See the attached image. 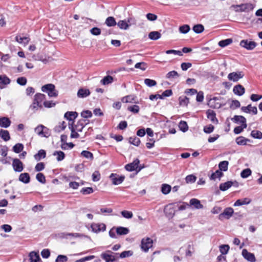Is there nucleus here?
I'll use <instances>...</instances> for the list:
<instances>
[{"label":"nucleus","instance_id":"f257e3e1","mask_svg":"<svg viewBox=\"0 0 262 262\" xmlns=\"http://www.w3.org/2000/svg\"><path fill=\"white\" fill-rule=\"evenodd\" d=\"M236 12H248L252 10L254 7L251 3H244L240 5H233L231 6Z\"/></svg>","mask_w":262,"mask_h":262},{"label":"nucleus","instance_id":"f03ea898","mask_svg":"<svg viewBox=\"0 0 262 262\" xmlns=\"http://www.w3.org/2000/svg\"><path fill=\"white\" fill-rule=\"evenodd\" d=\"M140 163V161L138 159H135L133 162L128 163L126 164L125 166V168L127 171H132L134 170H137L136 174H137V173L140 171L142 167H140L137 170L138 167H139V164Z\"/></svg>","mask_w":262,"mask_h":262},{"label":"nucleus","instance_id":"7ed1b4c3","mask_svg":"<svg viewBox=\"0 0 262 262\" xmlns=\"http://www.w3.org/2000/svg\"><path fill=\"white\" fill-rule=\"evenodd\" d=\"M113 252L111 250H107L100 254V257L105 261V262H115L117 260L114 255L112 254Z\"/></svg>","mask_w":262,"mask_h":262},{"label":"nucleus","instance_id":"20e7f679","mask_svg":"<svg viewBox=\"0 0 262 262\" xmlns=\"http://www.w3.org/2000/svg\"><path fill=\"white\" fill-rule=\"evenodd\" d=\"M239 45L247 50H252L256 47L257 43L254 41L244 39L241 41Z\"/></svg>","mask_w":262,"mask_h":262},{"label":"nucleus","instance_id":"39448f33","mask_svg":"<svg viewBox=\"0 0 262 262\" xmlns=\"http://www.w3.org/2000/svg\"><path fill=\"white\" fill-rule=\"evenodd\" d=\"M244 76V74L242 71L233 72L228 74V78L230 81L237 82Z\"/></svg>","mask_w":262,"mask_h":262},{"label":"nucleus","instance_id":"423d86ee","mask_svg":"<svg viewBox=\"0 0 262 262\" xmlns=\"http://www.w3.org/2000/svg\"><path fill=\"white\" fill-rule=\"evenodd\" d=\"M12 165L13 170L15 172H21L24 169V164L23 162L17 158L13 159Z\"/></svg>","mask_w":262,"mask_h":262},{"label":"nucleus","instance_id":"0eeeda50","mask_svg":"<svg viewBox=\"0 0 262 262\" xmlns=\"http://www.w3.org/2000/svg\"><path fill=\"white\" fill-rule=\"evenodd\" d=\"M152 240L149 237L143 238L141 241V249L146 252L152 246Z\"/></svg>","mask_w":262,"mask_h":262},{"label":"nucleus","instance_id":"6e6552de","mask_svg":"<svg viewBox=\"0 0 262 262\" xmlns=\"http://www.w3.org/2000/svg\"><path fill=\"white\" fill-rule=\"evenodd\" d=\"M110 178L114 185H117L123 182L125 177L124 176H120L117 173H111Z\"/></svg>","mask_w":262,"mask_h":262},{"label":"nucleus","instance_id":"1a4fd4ad","mask_svg":"<svg viewBox=\"0 0 262 262\" xmlns=\"http://www.w3.org/2000/svg\"><path fill=\"white\" fill-rule=\"evenodd\" d=\"M41 260L39 254L34 252H31L28 258L25 259L23 262H39Z\"/></svg>","mask_w":262,"mask_h":262},{"label":"nucleus","instance_id":"9d476101","mask_svg":"<svg viewBox=\"0 0 262 262\" xmlns=\"http://www.w3.org/2000/svg\"><path fill=\"white\" fill-rule=\"evenodd\" d=\"M234 213L233 209L231 207L226 208L224 211L219 215V219L221 220L223 217L229 219Z\"/></svg>","mask_w":262,"mask_h":262},{"label":"nucleus","instance_id":"9b49d317","mask_svg":"<svg viewBox=\"0 0 262 262\" xmlns=\"http://www.w3.org/2000/svg\"><path fill=\"white\" fill-rule=\"evenodd\" d=\"M92 230L95 233H98L100 231H104L106 230V226L104 224L93 223L91 225Z\"/></svg>","mask_w":262,"mask_h":262},{"label":"nucleus","instance_id":"f8f14e48","mask_svg":"<svg viewBox=\"0 0 262 262\" xmlns=\"http://www.w3.org/2000/svg\"><path fill=\"white\" fill-rule=\"evenodd\" d=\"M242 254L246 260L250 262H255L256 260L254 255L253 253L249 252L245 249L243 250Z\"/></svg>","mask_w":262,"mask_h":262},{"label":"nucleus","instance_id":"ddd939ff","mask_svg":"<svg viewBox=\"0 0 262 262\" xmlns=\"http://www.w3.org/2000/svg\"><path fill=\"white\" fill-rule=\"evenodd\" d=\"M231 120L236 123H241L244 127L247 126L246 119L243 116L235 115Z\"/></svg>","mask_w":262,"mask_h":262},{"label":"nucleus","instance_id":"4468645a","mask_svg":"<svg viewBox=\"0 0 262 262\" xmlns=\"http://www.w3.org/2000/svg\"><path fill=\"white\" fill-rule=\"evenodd\" d=\"M233 92L235 95L241 96L243 95L245 93V89L241 84H237L234 86Z\"/></svg>","mask_w":262,"mask_h":262},{"label":"nucleus","instance_id":"2eb2a0df","mask_svg":"<svg viewBox=\"0 0 262 262\" xmlns=\"http://www.w3.org/2000/svg\"><path fill=\"white\" fill-rule=\"evenodd\" d=\"M164 212L166 216L169 217H172L175 213V210L172 204H169L165 206Z\"/></svg>","mask_w":262,"mask_h":262},{"label":"nucleus","instance_id":"dca6fc26","mask_svg":"<svg viewBox=\"0 0 262 262\" xmlns=\"http://www.w3.org/2000/svg\"><path fill=\"white\" fill-rule=\"evenodd\" d=\"M241 110L246 113L252 112L253 114L256 115L257 113V109L256 106H252L251 104H249L247 106H243Z\"/></svg>","mask_w":262,"mask_h":262},{"label":"nucleus","instance_id":"f3484780","mask_svg":"<svg viewBox=\"0 0 262 262\" xmlns=\"http://www.w3.org/2000/svg\"><path fill=\"white\" fill-rule=\"evenodd\" d=\"M207 117L210 119L213 123H217L218 120L216 117V114L215 112L212 110H208L206 111Z\"/></svg>","mask_w":262,"mask_h":262},{"label":"nucleus","instance_id":"a211bd4d","mask_svg":"<svg viewBox=\"0 0 262 262\" xmlns=\"http://www.w3.org/2000/svg\"><path fill=\"white\" fill-rule=\"evenodd\" d=\"M91 93L89 89H80L77 92V96L79 98H85L90 95Z\"/></svg>","mask_w":262,"mask_h":262},{"label":"nucleus","instance_id":"6ab92c4d","mask_svg":"<svg viewBox=\"0 0 262 262\" xmlns=\"http://www.w3.org/2000/svg\"><path fill=\"white\" fill-rule=\"evenodd\" d=\"M18 180L25 184H28L30 181V177L28 173H22L19 175Z\"/></svg>","mask_w":262,"mask_h":262},{"label":"nucleus","instance_id":"aec40b11","mask_svg":"<svg viewBox=\"0 0 262 262\" xmlns=\"http://www.w3.org/2000/svg\"><path fill=\"white\" fill-rule=\"evenodd\" d=\"M87 123H85V120L81 119L79 120L77 122V124L74 125V126L77 132H81L83 128L85 127V125Z\"/></svg>","mask_w":262,"mask_h":262},{"label":"nucleus","instance_id":"412c9836","mask_svg":"<svg viewBox=\"0 0 262 262\" xmlns=\"http://www.w3.org/2000/svg\"><path fill=\"white\" fill-rule=\"evenodd\" d=\"M78 116V113L76 112H67L64 114V117L69 121H73Z\"/></svg>","mask_w":262,"mask_h":262},{"label":"nucleus","instance_id":"4be33fe9","mask_svg":"<svg viewBox=\"0 0 262 262\" xmlns=\"http://www.w3.org/2000/svg\"><path fill=\"white\" fill-rule=\"evenodd\" d=\"M116 232L119 235H124L127 234L129 230L126 227L120 226L116 228Z\"/></svg>","mask_w":262,"mask_h":262},{"label":"nucleus","instance_id":"5701e85b","mask_svg":"<svg viewBox=\"0 0 262 262\" xmlns=\"http://www.w3.org/2000/svg\"><path fill=\"white\" fill-rule=\"evenodd\" d=\"M11 124L10 120L7 117L0 118V126L2 127L7 128Z\"/></svg>","mask_w":262,"mask_h":262},{"label":"nucleus","instance_id":"b1692460","mask_svg":"<svg viewBox=\"0 0 262 262\" xmlns=\"http://www.w3.org/2000/svg\"><path fill=\"white\" fill-rule=\"evenodd\" d=\"M11 82L10 79L6 75H0V88H3V85H8Z\"/></svg>","mask_w":262,"mask_h":262},{"label":"nucleus","instance_id":"393cba45","mask_svg":"<svg viewBox=\"0 0 262 262\" xmlns=\"http://www.w3.org/2000/svg\"><path fill=\"white\" fill-rule=\"evenodd\" d=\"M189 203L190 205L194 206L195 208L198 209H202L203 207V205L201 204L200 201L196 199H191Z\"/></svg>","mask_w":262,"mask_h":262},{"label":"nucleus","instance_id":"a878e982","mask_svg":"<svg viewBox=\"0 0 262 262\" xmlns=\"http://www.w3.org/2000/svg\"><path fill=\"white\" fill-rule=\"evenodd\" d=\"M251 200L247 198H244V199H238L234 204V206H239L243 205L249 204L251 202Z\"/></svg>","mask_w":262,"mask_h":262},{"label":"nucleus","instance_id":"bb28decb","mask_svg":"<svg viewBox=\"0 0 262 262\" xmlns=\"http://www.w3.org/2000/svg\"><path fill=\"white\" fill-rule=\"evenodd\" d=\"M46 99V96L41 93H37L34 96V102H37L39 105H41V102Z\"/></svg>","mask_w":262,"mask_h":262},{"label":"nucleus","instance_id":"cd10ccee","mask_svg":"<svg viewBox=\"0 0 262 262\" xmlns=\"http://www.w3.org/2000/svg\"><path fill=\"white\" fill-rule=\"evenodd\" d=\"M236 143L239 145H245L247 142H250V140L243 136H239L236 138Z\"/></svg>","mask_w":262,"mask_h":262},{"label":"nucleus","instance_id":"c85d7f7f","mask_svg":"<svg viewBox=\"0 0 262 262\" xmlns=\"http://www.w3.org/2000/svg\"><path fill=\"white\" fill-rule=\"evenodd\" d=\"M233 184L234 183L231 181L221 183L220 185V189L222 191H226L230 188L233 185Z\"/></svg>","mask_w":262,"mask_h":262},{"label":"nucleus","instance_id":"c756f323","mask_svg":"<svg viewBox=\"0 0 262 262\" xmlns=\"http://www.w3.org/2000/svg\"><path fill=\"white\" fill-rule=\"evenodd\" d=\"M161 37V34L158 31H152L148 34V37L151 40H156Z\"/></svg>","mask_w":262,"mask_h":262},{"label":"nucleus","instance_id":"7c9ffc66","mask_svg":"<svg viewBox=\"0 0 262 262\" xmlns=\"http://www.w3.org/2000/svg\"><path fill=\"white\" fill-rule=\"evenodd\" d=\"M0 137L5 141H8L10 139L9 133L7 130L0 129Z\"/></svg>","mask_w":262,"mask_h":262},{"label":"nucleus","instance_id":"2f4dec72","mask_svg":"<svg viewBox=\"0 0 262 262\" xmlns=\"http://www.w3.org/2000/svg\"><path fill=\"white\" fill-rule=\"evenodd\" d=\"M69 128L71 131V138H78L79 137V135L78 134L77 132H76V129L74 126L73 122L72 124H69Z\"/></svg>","mask_w":262,"mask_h":262},{"label":"nucleus","instance_id":"473e14b6","mask_svg":"<svg viewBox=\"0 0 262 262\" xmlns=\"http://www.w3.org/2000/svg\"><path fill=\"white\" fill-rule=\"evenodd\" d=\"M16 41L20 43H24V45L28 44L30 40L28 37H21L20 36H16L15 37Z\"/></svg>","mask_w":262,"mask_h":262},{"label":"nucleus","instance_id":"72a5a7b5","mask_svg":"<svg viewBox=\"0 0 262 262\" xmlns=\"http://www.w3.org/2000/svg\"><path fill=\"white\" fill-rule=\"evenodd\" d=\"M55 86L54 84L50 83L43 85L41 87V91L43 92H47L55 90Z\"/></svg>","mask_w":262,"mask_h":262},{"label":"nucleus","instance_id":"f704fd0d","mask_svg":"<svg viewBox=\"0 0 262 262\" xmlns=\"http://www.w3.org/2000/svg\"><path fill=\"white\" fill-rule=\"evenodd\" d=\"M113 80L114 79L112 76L107 75L101 79L100 82L103 85H107L108 84L112 83L113 82Z\"/></svg>","mask_w":262,"mask_h":262},{"label":"nucleus","instance_id":"c9c22d12","mask_svg":"<svg viewBox=\"0 0 262 262\" xmlns=\"http://www.w3.org/2000/svg\"><path fill=\"white\" fill-rule=\"evenodd\" d=\"M105 24L108 27H113L117 25V23L115 20V19L114 18V17L112 16L108 17L105 20Z\"/></svg>","mask_w":262,"mask_h":262},{"label":"nucleus","instance_id":"e433bc0d","mask_svg":"<svg viewBox=\"0 0 262 262\" xmlns=\"http://www.w3.org/2000/svg\"><path fill=\"white\" fill-rule=\"evenodd\" d=\"M46 156V152L43 149H40L38 153L34 155V158L37 161H39L41 158H45Z\"/></svg>","mask_w":262,"mask_h":262},{"label":"nucleus","instance_id":"4c0bfd02","mask_svg":"<svg viewBox=\"0 0 262 262\" xmlns=\"http://www.w3.org/2000/svg\"><path fill=\"white\" fill-rule=\"evenodd\" d=\"M179 76L180 75L178 74V73L177 71L173 70L169 72L168 73H167V74L166 75V78L171 80L174 78H178Z\"/></svg>","mask_w":262,"mask_h":262},{"label":"nucleus","instance_id":"58836bf2","mask_svg":"<svg viewBox=\"0 0 262 262\" xmlns=\"http://www.w3.org/2000/svg\"><path fill=\"white\" fill-rule=\"evenodd\" d=\"M67 236L74 237H81L83 236V235L78 233H61L60 236L62 238H66Z\"/></svg>","mask_w":262,"mask_h":262},{"label":"nucleus","instance_id":"ea45409f","mask_svg":"<svg viewBox=\"0 0 262 262\" xmlns=\"http://www.w3.org/2000/svg\"><path fill=\"white\" fill-rule=\"evenodd\" d=\"M229 162L227 161H223L220 162L219 168L221 171H226L228 170Z\"/></svg>","mask_w":262,"mask_h":262},{"label":"nucleus","instance_id":"a19ab883","mask_svg":"<svg viewBox=\"0 0 262 262\" xmlns=\"http://www.w3.org/2000/svg\"><path fill=\"white\" fill-rule=\"evenodd\" d=\"M136 97L134 95H128L125 97H123L121 100L124 103H133L135 102V99Z\"/></svg>","mask_w":262,"mask_h":262},{"label":"nucleus","instance_id":"79ce46f5","mask_svg":"<svg viewBox=\"0 0 262 262\" xmlns=\"http://www.w3.org/2000/svg\"><path fill=\"white\" fill-rule=\"evenodd\" d=\"M117 25L120 29L123 30L127 29L130 26L125 20H119L118 23H117Z\"/></svg>","mask_w":262,"mask_h":262},{"label":"nucleus","instance_id":"37998d69","mask_svg":"<svg viewBox=\"0 0 262 262\" xmlns=\"http://www.w3.org/2000/svg\"><path fill=\"white\" fill-rule=\"evenodd\" d=\"M192 30L195 33L199 34L203 32L204 27L203 25L197 24L193 27Z\"/></svg>","mask_w":262,"mask_h":262},{"label":"nucleus","instance_id":"c03bdc74","mask_svg":"<svg viewBox=\"0 0 262 262\" xmlns=\"http://www.w3.org/2000/svg\"><path fill=\"white\" fill-rule=\"evenodd\" d=\"M223 173L220 169L215 171L211 174L210 177V179L211 180H214L216 178H220L223 176Z\"/></svg>","mask_w":262,"mask_h":262},{"label":"nucleus","instance_id":"a18cd8bd","mask_svg":"<svg viewBox=\"0 0 262 262\" xmlns=\"http://www.w3.org/2000/svg\"><path fill=\"white\" fill-rule=\"evenodd\" d=\"M171 186L166 184H163L161 186V191L164 194H167L171 191Z\"/></svg>","mask_w":262,"mask_h":262},{"label":"nucleus","instance_id":"49530a36","mask_svg":"<svg viewBox=\"0 0 262 262\" xmlns=\"http://www.w3.org/2000/svg\"><path fill=\"white\" fill-rule=\"evenodd\" d=\"M232 42V39L231 38H228L220 41L218 44L221 47L224 48L229 45Z\"/></svg>","mask_w":262,"mask_h":262},{"label":"nucleus","instance_id":"de8ad7c7","mask_svg":"<svg viewBox=\"0 0 262 262\" xmlns=\"http://www.w3.org/2000/svg\"><path fill=\"white\" fill-rule=\"evenodd\" d=\"M54 156H57V160L58 161H61L63 160L65 158V154L62 151H55L53 154Z\"/></svg>","mask_w":262,"mask_h":262},{"label":"nucleus","instance_id":"09e8293b","mask_svg":"<svg viewBox=\"0 0 262 262\" xmlns=\"http://www.w3.org/2000/svg\"><path fill=\"white\" fill-rule=\"evenodd\" d=\"M251 136L255 139H262V133L257 130H253L251 133Z\"/></svg>","mask_w":262,"mask_h":262},{"label":"nucleus","instance_id":"8fccbe9b","mask_svg":"<svg viewBox=\"0 0 262 262\" xmlns=\"http://www.w3.org/2000/svg\"><path fill=\"white\" fill-rule=\"evenodd\" d=\"M24 145L21 143H17L13 147V150L15 153L18 154L23 151Z\"/></svg>","mask_w":262,"mask_h":262},{"label":"nucleus","instance_id":"3c124183","mask_svg":"<svg viewBox=\"0 0 262 262\" xmlns=\"http://www.w3.org/2000/svg\"><path fill=\"white\" fill-rule=\"evenodd\" d=\"M190 30V26L188 25H183L180 26L179 28V30L180 33L183 34H186Z\"/></svg>","mask_w":262,"mask_h":262},{"label":"nucleus","instance_id":"603ef678","mask_svg":"<svg viewBox=\"0 0 262 262\" xmlns=\"http://www.w3.org/2000/svg\"><path fill=\"white\" fill-rule=\"evenodd\" d=\"M180 129L183 132H186L188 129V126L186 121H181L179 124Z\"/></svg>","mask_w":262,"mask_h":262},{"label":"nucleus","instance_id":"864d4df0","mask_svg":"<svg viewBox=\"0 0 262 262\" xmlns=\"http://www.w3.org/2000/svg\"><path fill=\"white\" fill-rule=\"evenodd\" d=\"M129 142L135 146H138L141 141L139 138L134 137L129 138Z\"/></svg>","mask_w":262,"mask_h":262},{"label":"nucleus","instance_id":"5fc2aeb1","mask_svg":"<svg viewBox=\"0 0 262 262\" xmlns=\"http://www.w3.org/2000/svg\"><path fill=\"white\" fill-rule=\"evenodd\" d=\"M179 100L180 105L183 106H187L189 102V98L186 96L184 97H180L179 98Z\"/></svg>","mask_w":262,"mask_h":262},{"label":"nucleus","instance_id":"6e6d98bb","mask_svg":"<svg viewBox=\"0 0 262 262\" xmlns=\"http://www.w3.org/2000/svg\"><path fill=\"white\" fill-rule=\"evenodd\" d=\"M93 192L94 190L92 187H84L80 190V192L84 195L89 194L92 193Z\"/></svg>","mask_w":262,"mask_h":262},{"label":"nucleus","instance_id":"4d7b16f0","mask_svg":"<svg viewBox=\"0 0 262 262\" xmlns=\"http://www.w3.org/2000/svg\"><path fill=\"white\" fill-rule=\"evenodd\" d=\"M144 83L149 87H152L156 85L157 82L155 80L146 78L144 79Z\"/></svg>","mask_w":262,"mask_h":262},{"label":"nucleus","instance_id":"13d9d810","mask_svg":"<svg viewBox=\"0 0 262 262\" xmlns=\"http://www.w3.org/2000/svg\"><path fill=\"white\" fill-rule=\"evenodd\" d=\"M133 254V252L132 251H124L119 254V257H120L121 258H124L125 257L131 256Z\"/></svg>","mask_w":262,"mask_h":262},{"label":"nucleus","instance_id":"bf43d9fd","mask_svg":"<svg viewBox=\"0 0 262 262\" xmlns=\"http://www.w3.org/2000/svg\"><path fill=\"white\" fill-rule=\"evenodd\" d=\"M251 170L249 168L244 169L241 173V176L243 178H247L251 174Z\"/></svg>","mask_w":262,"mask_h":262},{"label":"nucleus","instance_id":"052dcab7","mask_svg":"<svg viewBox=\"0 0 262 262\" xmlns=\"http://www.w3.org/2000/svg\"><path fill=\"white\" fill-rule=\"evenodd\" d=\"M229 246L228 245H221L220 247V252L222 254H226L229 250Z\"/></svg>","mask_w":262,"mask_h":262},{"label":"nucleus","instance_id":"680f3d73","mask_svg":"<svg viewBox=\"0 0 262 262\" xmlns=\"http://www.w3.org/2000/svg\"><path fill=\"white\" fill-rule=\"evenodd\" d=\"M36 178L38 182L42 184H45L46 182L45 176L42 173H37Z\"/></svg>","mask_w":262,"mask_h":262},{"label":"nucleus","instance_id":"e2e57ef3","mask_svg":"<svg viewBox=\"0 0 262 262\" xmlns=\"http://www.w3.org/2000/svg\"><path fill=\"white\" fill-rule=\"evenodd\" d=\"M135 68L145 71L147 68V64L144 62H138L135 64Z\"/></svg>","mask_w":262,"mask_h":262},{"label":"nucleus","instance_id":"0e129e2a","mask_svg":"<svg viewBox=\"0 0 262 262\" xmlns=\"http://www.w3.org/2000/svg\"><path fill=\"white\" fill-rule=\"evenodd\" d=\"M196 179V177L193 174L188 175L185 178V181L187 183H193Z\"/></svg>","mask_w":262,"mask_h":262},{"label":"nucleus","instance_id":"69168bd1","mask_svg":"<svg viewBox=\"0 0 262 262\" xmlns=\"http://www.w3.org/2000/svg\"><path fill=\"white\" fill-rule=\"evenodd\" d=\"M121 214L124 218L127 219H131L133 216L132 212L127 210H123L121 211Z\"/></svg>","mask_w":262,"mask_h":262},{"label":"nucleus","instance_id":"338daca9","mask_svg":"<svg viewBox=\"0 0 262 262\" xmlns=\"http://www.w3.org/2000/svg\"><path fill=\"white\" fill-rule=\"evenodd\" d=\"M214 129V126L212 124H209V125L204 126L203 130L206 134H210L213 131Z\"/></svg>","mask_w":262,"mask_h":262},{"label":"nucleus","instance_id":"774afa93","mask_svg":"<svg viewBox=\"0 0 262 262\" xmlns=\"http://www.w3.org/2000/svg\"><path fill=\"white\" fill-rule=\"evenodd\" d=\"M68 257L64 255H59L55 259V262H66L68 261Z\"/></svg>","mask_w":262,"mask_h":262}]
</instances>
